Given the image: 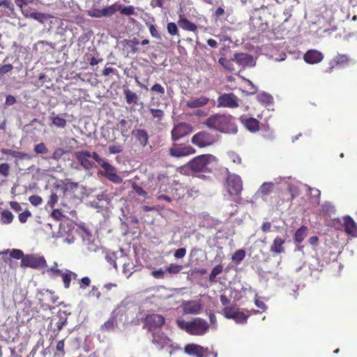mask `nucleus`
<instances>
[{
    "mask_svg": "<svg viewBox=\"0 0 357 357\" xmlns=\"http://www.w3.org/2000/svg\"><path fill=\"white\" fill-rule=\"evenodd\" d=\"M165 319L163 316L158 314H149L144 319V328H147L150 332L160 330L164 325Z\"/></svg>",
    "mask_w": 357,
    "mask_h": 357,
    "instance_id": "0eeeda50",
    "label": "nucleus"
},
{
    "mask_svg": "<svg viewBox=\"0 0 357 357\" xmlns=\"http://www.w3.org/2000/svg\"><path fill=\"white\" fill-rule=\"evenodd\" d=\"M61 278L64 287L66 289H68L70 287V284L72 279L68 273V269H66L65 272L62 274Z\"/></svg>",
    "mask_w": 357,
    "mask_h": 357,
    "instance_id": "3c124183",
    "label": "nucleus"
},
{
    "mask_svg": "<svg viewBox=\"0 0 357 357\" xmlns=\"http://www.w3.org/2000/svg\"><path fill=\"white\" fill-rule=\"evenodd\" d=\"M68 314L66 311L59 310L56 316L58 319L56 323L57 331H61L68 323Z\"/></svg>",
    "mask_w": 357,
    "mask_h": 357,
    "instance_id": "b1692460",
    "label": "nucleus"
},
{
    "mask_svg": "<svg viewBox=\"0 0 357 357\" xmlns=\"http://www.w3.org/2000/svg\"><path fill=\"white\" fill-rule=\"evenodd\" d=\"M13 220V215L8 210H4L1 213V222L3 224H9Z\"/></svg>",
    "mask_w": 357,
    "mask_h": 357,
    "instance_id": "79ce46f5",
    "label": "nucleus"
},
{
    "mask_svg": "<svg viewBox=\"0 0 357 357\" xmlns=\"http://www.w3.org/2000/svg\"><path fill=\"white\" fill-rule=\"evenodd\" d=\"M149 32L152 37L156 39H161V35L160 32L157 30L156 27L153 24H150L149 26Z\"/></svg>",
    "mask_w": 357,
    "mask_h": 357,
    "instance_id": "680f3d73",
    "label": "nucleus"
},
{
    "mask_svg": "<svg viewBox=\"0 0 357 357\" xmlns=\"http://www.w3.org/2000/svg\"><path fill=\"white\" fill-rule=\"evenodd\" d=\"M192 131L191 125L181 122L174 126L171 131V138L174 142H177L180 139L188 135Z\"/></svg>",
    "mask_w": 357,
    "mask_h": 357,
    "instance_id": "6e6552de",
    "label": "nucleus"
},
{
    "mask_svg": "<svg viewBox=\"0 0 357 357\" xmlns=\"http://www.w3.org/2000/svg\"><path fill=\"white\" fill-rule=\"evenodd\" d=\"M349 58L347 54H338L334 59V61L337 65L344 66L347 64L349 61Z\"/></svg>",
    "mask_w": 357,
    "mask_h": 357,
    "instance_id": "c03bdc74",
    "label": "nucleus"
},
{
    "mask_svg": "<svg viewBox=\"0 0 357 357\" xmlns=\"http://www.w3.org/2000/svg\"><path fill=\"white\" fill-rule=\"evenodd\" d=\"M287 235L284 236V238H282L280 236H276L273 241L272 245L270 248V252L273 253L274 255H279L282 252H284V244L285 243L286 238H287Z\"/></svg>",
    "mask_w": 357,
    "mask_h": 357,
    "instance_id": "6ab92c4d",
    "label": "nucleus"
},
{
    "mask_svg": "<svg viewBox=\"0 0 357 357\" xmlns=\"http://www.w3.org/2000/svg\"><path fill=\"white\" fill-rule=\"evenodd\" d=\"M64 340H65L64 339L59 340L56 345V349L59 353L58 355L61 357L64 356L66 354L65 349H64V346H65Z\"/></svg>",
    "mask_w": 357,
    "mask_h": 357,
    "instance_id": "603ef678",
    "label": "nucleus"
},
{
    "mask_svg": "<svg viewBox=\"0 0 357 357\" xmlns=\"http://www.w3.org/2000/svg\"><path fill=\"white\" fill-rule=\"evenodd\" d=\"M229 158L236 164H241V157L235 152L230 151L228 153Z\"/></svg>",
    "mask_w": 357,
    "mask_h": 357,
    "instance_id": "0e129e2a",
    "label": "nucleus"
},
{
    "mask_svg": "<svg viewBox=\"0 0 357 357\" xmlns=\"http://www.w3.org/2000/svg\"><path fill=\"white\" fill-rule=\"evenodd\" d=\"M151 341L158 349H162L165 347H172V340L165 335L161 330L152 332Z\"/></svg>",
    "mask_w": 357,
    "mask_h": 357,
    "instance_id": "f8f14e48",
    "label": "nucleus"
},
{
    "mask_svg": "<svg viewBox=\"0 0 357 357\" xmlns=\"http://www.w3.org/2000/svg\"><path fill=\"white\" fill-rule=\"evenodd\" d=\"M123 150V146L121 144H112L109 146V152L112 154L120 153Z\"/></svg>",
    "mask_w": 357,
    "mask_h": 357,
    "instance_id": "4d7b16f0",
    "label": "nucleus"
},
{
    "mask_svg": "<svg viewBox=\"0 0 357 357\" xmlns=\"http://www.w3.org/2000/svg\"><path fill=\"white\" fill-rule=\"evenodd\" d=\"M128 122L126 119H121L117 123V129L120 130L121 133L123 136H125L127 134L130 128V126H128Z\"/></svg>",
    "mask_w": 357,
    "mask_h": 357,
    "instance_id": "ea45409f",
    "label": "nucleus"
},
{
    "mask_svg": "<svg viewBox=\"0 0 357 357\" xmlns=\"http://www.w3.org/2000/svg\"><path fill=\"white\" fill-rule=\"evenodd\" d=\"M167 31L171 36L178 35V31L174 22H169L167 26Z\"/></svg>",
    "mask_w": 357,
    "mask_h": 357,
    "instance_id": "13d9d810",
    "label": "nucleus"
},
{
    "mask_svg": "<svg viewBox=\"0 0 357 357\" xmlns=\"http://www.w3.org/2000/svg\"><path fill=\"white\" fill-rule=\"evenodd\" d=\"M105 260L111 264L115 269H117V264L116 262V256L114 252H108L105 256Z\"/></svg>",
    "mask_w": 357,
    "mask_h": 357,
    "instance_id": "a19ab883",
    "label": "nucleus"
},
{
    "mask_svg": "<svg viewBox=\"0 0 357 357\" xmlns=\"http://www.w3.org/2000/svg\"><path fill=\"white\" fill-rule=\"evenodd\" d=\"M218 106L236 108L238 107V98L231 93L222 94L218 98Z\"/></svg>",
    "mask_w": 357,
    "mask_h": 357,
    "instance_id": "ddd939ff",
    "label": "nucleus"
},
{
    "mask_svg": "<svg viewBox=\"0 0 357 357\" xmlns=\"http://www.w3.org/2000/svg\"><path fill=\"white\" fill-rule=\"evenodd\" d=\"M29 201L32 205L37 206L42 203L43 199L40 196L31 195L29 197Z\"/></svg>",
    "mask_w": 357,
    "mask_h": 357,
    "instance_id": "338daca9",
    "label": "nucleus"
},
{
    "mask_svg": "<svg viewBox=\"0 0 357 357\" xmlns=\"http://www.w3.org/2000/svg\"><path fill=\"white\" fill-rule=\"evenodd\" d=\"M204 124L209 128L225 134H236L238 132L235 119L230 114H213L206 119Z\"/></svg>",
    "mask_w": 357,
    "mask_h": 357,
    "instance_id": "f257e3e1",
    "label": "nucleus"
},
{
    "mask_svg": "<svg viewBox=\"0 0 357 357\" xmlns=\"http://www.w3.org/2000/svg\"><path fill=\"white\" fill-rule=\"evenodd\" d=\"M185 352L190 356L196 357H208L207 349L194 344H188L184 348Z\"/></svg>",
    "mask_w": 357,
    "mask_h": 357,
    "instance_id": "f3484780",
    "label": "nucleus"
},
{
    "mask_svg": "<svg viewBox=\"0 0 357 357\" xmlns=\"http://www.w3.org/2000/svg\"><path fill=\"white\" fill-rule=\"evenodd\" d=\"M123 93L126 97V102L128 104H137L138 100V97L137 94L130 91L128 89H126L123 90Z\"/></svg>",
    "mask_w": 357,
    "mask_h": 357,
    "instance_id": "c756f323",
    "label": "nucleus"
},
{
    "mask_svg": "<svg viewBox=\"0 0 357 357\" xmlns=\"http://www.w3.org/2000/svg\"><path fill=\"white\" fill-rule=\"evenodd\" d=\"M273 183L265 182L259 188L257 194H261L262 196H267L270 195L273 190Z\"/></svg>",
    "mask_w": 357,
    "mask_h": 357,
    "instance_id": "c85d7f7f",
    "label": "nucleus"
},
{
    "mask_svg": "<svg viewBox=\"0 0 357 357\" xmlns=\"http://www.w3.org/2000/svg\"><path fill=\"white\" fill-rule=\"evenodd\" d=\"M224 316L227 319H234L237 324H245L250 314H245L235 306L225 307L223 310Z\"/></svg>",
    "mask_w": 357,
    "mask_h": 357,
    "instance_id": "1a4fd4ad",
    "label": "nucleus"
},
{
    "mask_svg": "<svg viewBox=\"0 0 357 357\" xmlns=\"http://www.w3.org/2000/svg\"><path fill=\"white\" fill-rule=\"evenodd\" d=\"M132 133L142 146L147 145L149 141V135L145 130H135Z\"/></svg>",
    "mask_w": 357,
    "mask_h": 357,
    "instance_id": "5701e85b",
    "label": "nucleus"
},
{
    "mask_svg": "<svg viewBox=\"0 0 357 357\" xmlns=\"http://www.w3.org/2000/svg\"><path fill=\"white\" fill-rule=\"evenodd\" d=\"M233 61V59L228 60L225 57H221L218 60L219 64L221 65L225 70L229 72H233L234 70Z\"/></svg>",
    "mask_w": 357,
    "mask_h": 357,
    "instance_id": "c9c22d12",
    "label": "nucleus"
},
{
    "mask_svg": "<svg viewBox=\"0 0 357 357\" xmlns=\"http://www.w3.org/2000/svg\"><path fill=\"white\" fill-rule=\"evenodd\" d=\"M223 271V266L222 264L216 265L211 271L209 275L208 280L211 283H215L217 282L216 277L220 274Z\"/></svg>",
    "mask_w": 357,
    "mask_h": 357,
    "instance_id": "473e14b6",
    "label": "nucleus"
},
{
    "mask_svg": "<svg viewBox=\"0 0 357 357\" xmlns=\"http://www.w3.org/2000/svg\"><path fill=\"white\" fill-rule=\"evenodd\" d=\"M119 11L122 15L127 16L135 15V8L132 6H128L124 8L121 6V9H120Z\"/></svg>",
    "mask_w": 357,
    "mask_h": 357,
    "instance_id": "5fc2aeb1",
    "label": "nucleus"
},
{
    "mask_svg": "<svg viewBox=\"0 0 357 357\" xmlns=\"http://www.w3.org/2000/svg\"><path fill=\"white\" fill-rule=\"evenodd\" d=\"M25 17L34 19L40 23H43L45 20L49 17L47 15L38 12H32L30 13L29 14H25Z\"/></svg>",
    "mask_w": 357,
    "mask_h": 357,
    "instance_id": "4c0bfd02",
    "label": "nucleus"
},
{
    "mask_svg": "<svg viewBox=\"0 0 357 357\" xmlns=\"http://www.w3.org/2000/svg\"><path fill=\"white\" fill-rule=\"evenodd\" d=\"M50 118L52 120V124L56 127L59 128H64L66 127V120L63 118L59 117V116H55L54 112H52Z\"/></svg>",
    "mask_w": 357,
    "mask_h": 357,
    "instance_id": "2f4dec72",
    "label": "nucleus"
},
{
    "mask_svg": "<svg viewBox=\"0 0 357 357\" xmlns=\"http://www.w3.org/2000/svg\"><path fill=\"white\" fill-rule=\"evenodd\" d=\"M120 9H121V4L118 2H115L112 5L104 7L102 8L103 16L105 17H111L117 11H119Z\"/></svg>",
    "mask_w": 357,
    "mask_h": 357,
    "instance_id": "a878e982",
    "label": "nucleus"
},
{
    "mask_svg": "<svg viewBox=\"0 0 357 357\" xmlns=\"http://www.w3.org/2000/svg\"><path fill=\"white\" fill-rule=\"evenodd\" d=\"M4 8L10 11L14 10V5L11 0H0V8Z\"/></svg>",
    "mask_w": 357,
    "mask_h": 357,
    "instance_id": "bf43d9fd",
    "label": "nucleus"
},
{
    "mask_svg": "<svg viewBox=\"0 0 357 357\" xmlns=\"http://www.w3.org/2000/svg\"><path fill=\"white\" fill-rule=\"evenodd\" d=\"M303 59L306 63L314 64L323 60L324 54L317 50H310L304 54Z\"/></svg>",
    "mask_w": 357,
    "mask_h": 357,
    "instance_id": "a211bd4d",
    "label": "nucleus"
},
{
    "mask_svg": "<svg viewBox=\"0 0 357 357\" xmlns=\"http://www.w3.org/2000/svg\"><path fill=\"white\" fill-rule=\"evenodd\" d=\"M217 140V135L207 131H200L194 135L191 138V142L199 148L211 146Z\"/></svg>",
    "mask_w": 357,
    "mask_h": 357,
    "instance_id": "39448f33",
    "label": "nucleus"
},
{
    "mask_svg": "<svg viewBox=\"0 0 357 357\" xmlns=\"http://www.w3.org/2000/svg\"><path fill=\"white\" fill-rule=\"evenodd\" d=\"M202 308L200 301H185L182 304V309L185 314H197L200 312Z\"/></svg>",
    "mask_w": 357,
    "mask_h": 357,
    "instance_id": "dca6fc26",
    "label": "nucleus"
},
{
    "mask_svg": "<svg viewBox=\"0 0 357 357\" xmlns=\"http://www.w3.org/2000/svg\"><path fill=\"white\" fill-rule=\"evenodd\" d=\"M344 227L347 234L352 236H356V225L350 216L347 215L344 218Z\"/></svg>",
    "mask_w": 357,
    "mask_h": 357,
    "instance_id": "4be33fe9",
    "label": "nucleus"
},
{
    "mask_svg": "<svg viewBox=\"0 0 357 357\" xmlns=\"http://www.w3.org/2000/svg\"><path fill=\"white\" fill-rule=\"evenodd\" d=\"M70 152V148H56L52 153V158L56 160H59L63 155Z\"/></svg>",
    "mask_w": 357,
    "mask_h": 357,
    "instance_id": "72a5a7b5",
    "label": "nucleus"
},
{
    "mask_svg": "<svg viewBox=\"0 0 357 357\" xmlns=\"http://www.w3.org/2000/svg\"><path fill=\"white\" fill-rule=\"evenodd\" d=\"M78 187V183L75 182L69 181L68 179H66L62 182L61 189L63 192H74Z\"/></svg>",
    "mask_w": 357,
    "mask_h": 357,
    "instance_id": "f704fd0d",
    "label": "nucleus"
},
{
    "mask_svg": "<svg viewBox=\"0 0 357 357\" xmlns=\"http://www.w3.org/2000/svg\"><path fill=\"white\" fill-rule=\"evenodd\" d=\"M117 326V321L114 317H111L107 321H105L101 326L100 331L103 332H110L114 330Z\"/></svg>",
    "mask_w": 357,
    "mask_h": 357,
    "instance_id": "bb28decb",
    "label": "nucleus"
},
{
    "mask_svg": "<svg viewBox=\"0 0 357 357\" xmlns=\"http://www.w3.org/2000/svg\"><path fill=\"white\" fill-rule=\"evenodd\" d=\"M181 27L186 31H195L197 29L195 24L189 21L188 20L183 18L179 21Z\"/></svg>",
    "mask_w": 357,
    "mask_h": 357,
    "instance_id": "7c9ffc66",
    "label": "nucleus"
},
{
    "mask_svg": "<svg viewBox=\"0 0 357 357\" xmlns=\"http://www.w3.org/2000/svg\"><path fill=\"white\" fill-rule=\"evenodd\" d=\"M101 167L103 171H100V174L106 178L116 184L122 183V178L117 174L116 169L113 165L105 161L102 162Z\"/></svg>",
    "mask_w": 357,
    "mask_h": 357,
    "instance_id": "9d476101",
    "label": "nucleus"
},
{
    "mask_svg": "<svg viewBox=\"0 0 357 357\" xmlns=\"http://www.w3.org/2000/svg\"><path fill=\"white\" fill-rule=\"evenodd\" d=\"M132 188L138 195L142 197H146L147 195V192L136 183H132Z\"/></svg>",
    "mask_w": 357,
    "mask_h": 357,
    "instance_id": "052dcab7",
    "label": "nucleus"
},
{
    "mask_svg": "<svg viewBox=\"0 0 357 357\" xmlns=\"http://www.w3.org/2000/svg\"><path fill=\"white\" fill-rule=\"evenodd\" d=\"M245 252L244 250H238L232 255L231 259L236 263H239L244 259Z\"/></svg>",
    "mask_w": 357,
    "mask_h": 357,
    "instance_id": "a18cd8bd",
    "label": "nucleus"
},
{
    "mask_svg": "<svg viewBox=\"0 0 357 357\" xmlns=\"http://www.w3.org/2000/svg\"><path fill=\"white\" fill-rule=\"evenodd\" d=\"M1 152L3 154L10 155L13 157H14L15 158L20 159V160H30L31 159L30 155L26 153L20 152V151H13V150L7 149H2L1 150Z\"/></svg>",
    "mask_w": 357,
    "mask_h": 357,
    "instance_id": "393cba45",
    "label": "nucleus"
},
{
    "mask_svg": "<svg viewBox=\"0 0 357 357\" xmlns=\"http://www.w3.org/2000/svg\"><path fill=\"white\" fill-rule=\"evenodd\" d=\"M217 165L218 159L214 155L206 154L195 157L189 162L188 167L195 172H211Z\"/></svg>",
    "mask_w": 357,
    "mask_h": 357,
    "instance_id": "f03ea898",
    "label": "nucleus"
},
{
    "mask_svg": "<svg viewBox=\"0 0 357 357\" xmlns=\"http://www.w3.org/2000/svg\"><path fill=\"white\" fill-rule=\"evenodd\" d=\"M90 284H91L90 278L87 276L83 277L80 280L79 288L82 289H85L86 287L90 286Z\"/></svg>",
    "mask_w": 357,
    "mask_h": 357,
    "instance_id": "774afa93",
    "label": "nucleus"
},
{
    "mask_svg": "<svg viewBox=\"0 0 357 357\" xmlns=\"http://www.w3.org/2000/svg\"><path fill=\"white\" fill-rule=\"evenodd\" d=\"M208 101L209 99L205 96L192 98L187 101L186 106L190 109L197 108L207 105Z\"/></svg>",
    "mask_w": 357,
    "mask_h": 357,
    "instance_id": "412c9836",
    "label": "nucleus"
},
{
    "mask_svg": "<svg viewBox=\"0 0 357 357\" xmlns=\"http://www.w3.org/2000/svg\"><path fill=\"white\" fill-rule=\"evenodd\" d=\"M88 15L91 17H96V18H100L104 17L103 13H102V8L98 9V8H93L88 11Z\"/></svg>",
    "mask_w": 357,
    "mask_h": 357,
    "instance_id": "8fccbe9b",
    "label": "nucleus"
},
{
    "mask_svg": "<svg viewBox=\"0 0 357 357\" xmlns=\"http://www.w3.org/2000/svg\"><path fill=\"white\" fill-rule=\"evenodd\" d=\"M182 268H183V266H181V265H178V264H171L167 267V271L170 274H174L175 275V274H178V273H180L181 271L182 270Z\"/></svg>",
    "mask_w": 357,
    "mask_h": 357,
    "instance_id": "09e8293b",
    "label": "nucleus"
},
{
    "mask_svg": "<svg viewBox=\"0 0 357 357\" xmlns=\"http://www.w3.org/2000/svg\"><path fill=\"white\" fill-rule=\"evenodd\" d=\"M34 151L38 154H45L48 152V149L44 143H40L34 146Z\"/></svg>",
    "mask_w": 357,
    "mask_h": 357,
    "instance_id": "864d4df0",
    "label": "nucleus"
},
{
    "mask_svg": "<svg viewBox=\"0 0 357 357\" xmlns=\"http://www.w3.org/2000/svg\"><path fill=\"white\" fill-rule=\"evenodd\" d=\"M176 324L181 329L185 330L188 333L193 335H203L209 328L208 322L199 317L195 318L191 321L178 319Z\"/></svg>",
    "mask_w": 357,
    "mask_h": 357,
    "instance_id": "7ed1b4c3",
    "label": "nucleus"
},
{
    "mask_svg": "<svg viewBox=\"0 0 357 357\" xmlns=\"http://www.w3.org/2000/svg\"><path fill=\"white\" fill-rule=\"evenodd\" d=\"M227 172L225 189L230 196L240 195L243 190V181L240 176Z\"/></svg>",
    "mask_w": 357,
    "mask_h": 357,
    "instance_id": "20e7f679",
    "label": "nucleus"
},
{
    "mask_svg": "<svg viewBox=\"0 0 357 357\" xmlns=\"http://www.w3.org/2000/svg\"><path fill=\"white\" fill-rule=\"evenodd\" d=\"M10 165L8 163H1L0 165V174L7 177L9 174Z\"/></svg>",
    "mask_w": 357,
    "mask_h": 357,
    "instance_id": "69168bd1",
    "label": "nucleus"
},
{
    "mask_svg": "<svg viewBox=\"0 0 357 357\" xmlns=\"http://www.w3.org/2000/svg\"><path fill=\"white\" fill-rule=\"evenodd\" d=\"M24 256H25V255H24L23 252L19 249H13L11 250V252L10 253V257H12V258L16 259H21V261H22V258Z\"/></svg>",
    "mask_w": 357,
    "mask_h": 357,
    "instance_id": "6e6d98bb",
    "label": "nucleus"
},
{
    "mask_svg": "<svg viewBox=\"0 0 357 357\" xmlns=\"http://www.w3.org/2000/svg\"><path fill=\"white\" fill-rule=\"evenodd\" d=\"M22 267H29L34 269L47 268V264L43 256L36 254L25 255L21 261Z\"/></svg>",
    "mask_w": 357,
    "mask_h": 357,
    "instance_id": "423d86ee",
    "label": "nucleus"
},
{
    "mask_svg": "<svg viewBox=\"0 0 357 357\" xmlns=\"http://www.w3.org/2000/svg\"><path fill=\"white\" fill-rule=\"evenodd\" d=\"M47 273L51 278H56L59 276L61 277L62 274L64 273L61 270L58 269L54 266H52L47 269Z\"/></svg>",
    "mask_w": 357,
    "mask_h": 357,
    "instance_id": "37998d69",
    "label": "nucleus"
},
{
    "mask_svg": "<svg viewBox=\"0 0 357 357\" xmlns=\"http://www.w3.org/2000/svg\"><path fill=\"white\" fill-rule=\"evenodd\" d=\"M75 156L79 162L80 165L86 170L91 169L94 167V162L89 160L90 151H81L75 153Z\"/></svg>",
    "mask_w": 357,
    "mask_h": 357,
    "instance_id": "2eb2a0df",
    "label": "nucleus"
},
{
    "mask_svg": "<svg viewBox=\"0 0 357 357\" xmlns=\"http://www.w3.org/2000/svg\"><path fill=\"white\" fill-rule=\"evenodd\" d=\"M195 151L190 146L174 144L169 150V153L174 158H181L194 153Z\"/></svg>",
    "mask_w": 357,
    "mask_h": 357,
    "instance_id": "9b49d317",
    "label": "nucleus"
},
{
    "mask_svg": "<svg viewBox=\"0 0 357 357\" xmlns=\"http://www.w3.org/2000/svg\"><path fill=\"white\" fill-rule=\"evenodd\" d=\"M307 234V229L305 226H301L297 229L294 234V240L296 242L300 243L303 241L304 238Z\"/></svg>",
    "mask_w": 357,
    "mask_h": 357,
    "instance_id": "cd10ccee",
    "label": "nucleus"
},
{
    "mask_svg": "<svg viewBox=\"0 0 357 357\" xmlns=\"http://www.w3.org/2000/svg\"><path fill=\"white\" fill-rule=\"evenodd\" d=\"M243 80L248 84L249 86V91H247V94L253 95L257 93V88L254 85V84L249 79L243 78Z\"/></svg>",
    "mask_w": 357,
    "mask_h": 357,
    "instance_id": "e2e57ef3",
    "label": "nucleus"
},
{
    "mask_svg": "<svg viewBox=\"0 0 357 357\" xmlns=\"http://www.w3.org/2000/svg\"><path fill=\"white\" fill-rule=\"evenodd\" d=\"M59 197L56 193H52L46 204V208L52 209L54 205L58 202Z\"/></svg>",
    "mask_w": 357,
    "mask_h": 357,
    "instance_id": "49530a36",
    "label": "nucleus"
},
{
    "mask_svg": "<svg viewBox=\"0 0 357 357\" xmlns=\"http://www.w3.org/2000/svg\"><path fill=\"white\" fill-rule=\"evenodd\" d=\"M241 121L242 124L248 129L249 131L252 132H255L259 129V122L258 120L253 117L250 118H243L241 117Z\"/></svg>",
    "mask_w": 357,
    "mask_h": 357,
    "instance_id": "aec40b11",
    "label": "nucleus"
},
{
    "mask_svg": "<svg viewBox=\"0 0 357 357\" xmlns=\"http://www.w3.org/2000/svg\"><path fill=\"white\" fill-rule=\"evenodd\" d=\"M149 111L151 113L153 118L156 119L158 121L162 120V119L163 118V116L165 115L163 110L160 109L150 108Z\"/></svg>",
    "mask_w": 357,
    "mask_h": 357,
    "instance_id": "de8ad7c7",
    "label": "nucleus"
},
{
    "mask_svg": "<svg viewBox=\"0 0 357 357\" xmlns=\"http://www.w3.org/2000/svg\"><path fill=\"white\" fill-rule=\"evenodd\" d=\"M124 43L130 48V52L132 54H136L139 52V50L137 45L139 44V41L136 38H134L131 40H126Z\"/></svg>",
    "mask_w": 357,
    "mask_h": 357,
    "instance_id": "e433bc0d",
    "label": "nucleus"
},
{
    "mask_svg": "<svg viewBox=\"0 0 357 357\" xmlns=\"http://www.w3.org/2000/svg\"><path fill=\"white\" fill-rule=\"evenodd\" d=\"M233 61L243 68H252L256 65L253 56L247 53H235Z\"/></svg>",
    "mask_w": 357,
    "mask_h": 357,
    "instance_id": "4468645a",
    "label": "nucleus"
},
{
    "mask_svg": "<svg viewBox=\"0 0 357 357\" xmlns=\"http://www.w3.org/2000/svg\"><path fill=\"white\" fill-rule=\"evenodd\" d=\"M257 100L263 104L268 105L273 102V98L270 94L263 92L257 96Z\"/></svg>",
    "mask_w": 357,
    "mask_h": 357,
    "instance_id": "58836bf2",
    "label": "nucleus"
}]
</instances>
